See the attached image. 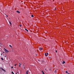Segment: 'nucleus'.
Here are the masks:
<instances>
[{"mask_svg": "<svg viewBox=\"0 0 74 74\" xmlns=\"http://www.w3.org/2000/svg\"><path fill=\"white\" fill-rule=\"evenodd\" d=\"M54 73H56V71H54Z\"/></svg>", "mask_w": 74, "mask_h": 74, "instance_id": "16", "label": "nucleus"}, {"mask_svg": "<svg viewBox=\"0 0 74 74\" xmlns=\"http://www.w3.org/2000/svg\"><path fill=\"white\" fill-rule=\"evenodd\" d=\"M68 74H70V73H68Z\"/></svg>", "mask_w": 74, "mask_h": 74, "instance_id": "29", "label": "nucleus"}, {"mask_svg": "<svg viewBox=\"0 0 74 74\" xmlns=\"http://www.w3.org/2000/svg\"><path fill=\"white\" fill-rule=\"evenodd\" d=\"M56 10V9H55V10Z\"/></svg>", "mask_w": 74, "mask_h": 74, "instance_id": "30", "label": "nucleus"}, {"mask_svg": "<svg viewBox=\"0 0 74 74\" xmlns=\"http://www.w3.org/2000/svg\"><path fill=\"white\" fill-rule=\"evenodd\" d=\"M23 66H25V64H23Z\"/></svg>", "mask_w": 74, "mask_h": 74, "instance_id": "19", "label": "nucleus"}, {"mask_svg": "<svg viewBox=\"0 0 74 74\" xmlns=\"http://www.w3.org/2000/svg\"><path fill=\"white\" fill-rule=\"evenodd\" d=\"M6 17H8V15H6Z\"/></svg>", "mask_w": 74, "mask_h": 74, "instance_id": "23", "label": "nucleus"}, {"mask_svg": "<svg viewBox=\"0 0 74 74\" xmlns=\"http://www.w3.org/2000/svg\"><path fill=\"white\" fill-rule=\"evenodd\" d=\"M28 72H29L28 71H27L26 72V74H28Z\"/></svg>", "mask_w": 74, "mask_h": 74, "instance_id": "4", "label": "nucleus"}, {"mask_svg": "<svg viewBox=\"0 0 74 74\" xmlns=\"http://www.w3.org/2000/svg\"><path fill=\"white\" fill-rule=\"evenodd\" d=\"M4 50H5V53H8V52H9V51H8V50L6 49L5 48H4Z\"/></svg>", "mask_w": 74, "mask_h": 74, "instance_id": "1", "label": "nucleus"}, {"mask_svg": "<svg viewBox=\"0 0 74 74\" xmlns=\"http://www.w3.org/2000/svg\"><path fill=\"white\" fill-rule=\"evenodd\" d=\"M56 53H57V51L56 50Z\"/></svg>", "mask_w": 74, "mask_h": 74, "instance_id": "22", "label": "nucleus"}, {"mask_svg": "<svg viewBox=\"0 0 74 74\" xmlns=\"http://www.w3.org/2000/svg\"><path fill=\"white\" fill-rule=\"evenodd\" d=\"M64 63H65V61H63V64H64Z\"/></svg>", "mask_w": 74, "mask_h": 74, "instance_id": "8", "label": "nucleus"}, {"mask_svg": "<svg viewBox=\"0 0 74 74\" xmlns=\"http://www.w3.org/2000/svg\"><path fill=\"white\" fill-rule=\"evenodd\" d=\"M31 16H32V17H34V16H33V15H31Z\"/></svg>", "mask_w": 74, "mask_h": 74, "instance_id": "10", "label": "nucleus"}, {"mask_svg": "<svg viewBox=\"0 0 74 74\" xmlns=\"http://www.w3.org/2000/svg\"><path fill=\"white\" fill-rule=\"evenodd\" d=\"M45 70L46 71L47 70V69H45Z\"/></svg>", "mask_w": 74, "mask_h": 74, "instance_id": "26", "label": "nucleus"}, {"mask_svg": "<svg viewBox=\"0 0 74 74\" xmlns=\"http://www.w3.org/2000/svg\"><path fill=\"white\" fill-rule=\"evenodd\" d=\"M42 73L43 74H45V73H44V72L42 71Z\"/></svg>", "mask_w": 74, "mask_h": 74, "instance_id": "5", "label": "nucleus"}, {"mask_svg": "<svg viewBox=\"0 0 74 74\" xmlns=\"http://www.w3.org/2000/svg\"><path fill=\"white\" fill-rule=\"evenodd\" d=\"M1 59L2 60H4V59H3V58H1Z\"/></svg>", "mask_w": 74, "mask_h": 74, "instance_id": "9", "label": "nucleus"}, {"mask_svg": "<svg viewBox=\"0 0 74 74\" xmlns=\"http://www.w3.org/2000/svg\"><path fill=\"white\" fill-rule=\"evenodd\" d=\"M9 23H10V25H11V22L9 21Z\"/></svg>", "mask_w": 74, "mask_h": 74, "instance_id": "12", "label": "nucleus"}, {"mask_svg": "<svg viewBox=\"0 0 74 74\" xmlns=\"http://www.w3.org/2000/svg\"><path fill=\"white\" fill-rule=\"evenodd\" d=\"M14 66H16V64H14Z\"/></svg>", "mask_w": 74, "mask_h": 74, "instance_id": "18", "label": "nucleus"}, {"mask_svg": "<svg viewBox=\"0 0 74 74\" xmlns=\"http://www.w3.org/2000/svg\"><path fill=\"white\" fill-rule=\"evenodd\" d=\"M23 69H25V66H24V67H23Z\"/></svg>", "mask_w": 74, "mask_h": 74, "instance_id": "20", "label": "nucleus"}, {"mask_svg": "<svg viewBox=\"0 0 74 74\" xmlns=\"http://www.w3.org/2000/svg\"><path fill=\"white\" fill-rule=\"evenodd\" d=\"M9 46L10 47H11V48H12V46H11V45H9Z\"/></svg>", "mask_w": 74, "mask_h": 74, "instance_id": "11", "label": "nucleus"}, {"mask_svg": "<svg viewBox=\"0 0 74 74\" xmlns=\"http://www.w3.org/2000/svg\"><path fill=\"white\" fill-rule=\"evenodd\" d=\"M42 63H43V62H44V60H42Z\"/></svg>", "mask_w": 74, "mask_h": 74, "instance_id": "14", "label": "nucleus"}, {"mask_svg": "<svg viewBox=\"0 0 74 74\" xmlns=\"http://www.w3.org/2000/svg\"><path fill=\"white\" fill-rule=\"evenodd\" d=\"M25 30H26V31H27V32H29V31H28V30L27 29H26V28L25 29Z\"/></svg>", "mask_w": 74, "mask_h": 74, "instance_id": "7", "label": "nucleus"}, {"mask_svg": "<svg viewBox=\"0 0 74 74\" xmlns=\"http://www.w3.org/2000/svg\"><path fill=\"white\" fill-rule=\"evenodd\" d=\"M3 53H4V52L3 51Z\"/></svg>", "mask_w": 74, "mask_h": 74, "instance_id": "24", "label": "nucleus"}, {"mask_svg": "<svg viewBox=\"0 0 74 74\" xmlns=\"http://www.w3.org/2000/svg\"><path fill=\"white\" fill-rule=\"evenodd\" d=\"M20 27H21V25H20Z\"/></svg>", "mask_w": 74, "mask_h": 74, "instance_id": "27", "label": "nucleus"}, {"mask_svg": "<svg viewBox=\"0 0 74 74\" xmlns=\"http://www.w3.org/2000/svg\"><path fill=\"white\" fill-rule=\"evenodd\" d=\"M39 49H40V50H42V48H39Z\"/></svg>", "mask_w": 74, "mask_h": 74, "instance_id": "6", "label": "nucleus"}, {"mask_svg": "<svg viewBox=\"0 0 74 74\" xmlns=\"http://www.w3.org/2000/svg\"><path fill=\"white\" fill-rule=\"evenodd\" d=\"M66 73L67 74H68V72H67V71H66Z\"/></svg>", "mask_w": 74, "mask_h": 74, "instance_id": "13", "label": "nucleus"}, {"mask_svg": "<svg viewBox=\"0 0 74 74\" xmlns=\"http://www.w3.org/2000/svg\"><path fill=\"white\" fill-rule=\"evenodd\" d=\"M1 56H2V53L1 54Z\"/></svg>", "mask_w": 74, "mask_h": 74, "instance_id": "25", "label": "nucleus"}, {"mask_svg": "<svg viewBox=\"0 0 74 74\" xmlns=\"http://www.w3.org/2000/svg\"><path fill=\"white\" fill-rule=\"evenodd\" d=\"M36 56H37V54H36Z\"/></svg>", "mask_w": 74, "mask_h": 74, "instance_id": "31", "label": "nucleus"}, {"mask_svg": "<svg viewBox=\"0 0 74 74\" xmlns=\"http://www.w3.org/2000/svg\"><path fill=\"white\" fill-rule=\"evenodd\" d=\"M12 73L13 74H14V72H12Z\"/></svg>", "mask_w": 74, "mask_h": 74, "instance_id": "15", "label": "nucleus"}, {"mask_svg": "<svg viewBox=\"0 0 74 74\" xmlns=\"http://www.w3.org/2000/svg\"><path fill=\"white\" fill-rule=\"evenodd\" d=\"M19 64H20L21 65V64L19 63Z\"/></svg>", "mask_w": 74, "mask_h": 74, "instance_id": "28", "label": "nucleus"}, {"mask_svg": "<svg viewBox=\"0 0 74 74\" xmlns=\"http://www.w3.org/2000/svg\"><path fill=\"white\" fill-rule=\"evenodd\" d=\"M45 56H47V55H48L49 54L48 53H45Z\"/></svg>", "mask_w": 74, "mask_h": 74, "instance_id": "2", "label": "nucleus"}, {"mask_svg": "<svg viewBox=\"0 0 74 74\" xmlns=\"http://www.w3.org/2000/svg\"><path fill=\"white\" fill-rule=\"evenodd\" d=\"M11 68L12 69H13V66H12Z\"/></svg>", "mask_w": 74, "mask_h": 74, "instance_id": "17", "label": "nucleus"}, {"mask_svg": "<svg viewBox=\"0 0 74 74\" xmlns=\"http://www.w3.org/2000/svg\"><path fill=\"white\" fill-rule=\"evenodd\" d=\"M16 74H17V73H16Z\"/></svg>", "mask_w": 74, "mask_h": 74, "instance_id": "32", "label": "nucleus"}, {"mask_svg": "<svg viewBox=\"0 0 74 74\" xmlns=\"http://www.w3.org/2000/svg\"><path fill=\"white\" fill-rule=\"evenodd\" d=\"M5 57H6V56H5Z\"/></svg>", "mask_w": 74, "mask_h": 74, "instance_id": "33", "label": "nucleus"}, {"mask_svg": "<svg viewBox=\"0 0 74 74\" xmlns=\"http://www.w3.org/2000/svg\"><path fill=\"white\" fill-rule=\"evenodd\" d=\"M19 67H21V65H19Z\"/></svg>", "mask_w": 74, "mask_h": 74, "instance_id": "21", "label": "nucleus"}, {"mask_svg": "<svg viewBox=\"0 0 74 74\" xmlns=\"http://www.w3.org/2000/svg\"><path fill=\"white\" fill-rule=\"evenodd\" d=\"M16 12H17V13H18V14H20V12H19V11H17Z\"/></svg>", "mask_w": 74, "mask_h": 74, "instance_id": "3", "label": "nucleus"}]
</instances>
